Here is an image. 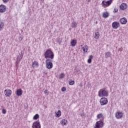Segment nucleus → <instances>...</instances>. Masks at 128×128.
<instances>
[{
  "mask_svg": "<svg viewBox=\"0 0 128 128\" xmlns=\"http://www.w3.org/2000/svg\"><path fill=\"white\" fill-rule=\"evenodd\" d=\"M44 56L45 58H50V60H54V52L50 49H48L44 53Z\"/></svg>",
  "mask_w": 128,
  "mask_h": 128,
  "instance_id": "obj_1",
  "label": "nucleus"
},
{
  "mask_svg": "<svg viewBox=\"0 0 128 128\" xmlns=\"http://www.w3.org/2000/svg\"><path fill=\"white\" fill-rule=\"evenodd\" d=\"M98 96L100 98L102 96H108V91L106 90V88L100 89L98 94Z\"/></svg>",
  "mask_w": 128,
  "mask_h": 128,
  "instance_id": "obj_2",
  "label": "nucleus"
},
{
  "mask_svg": "<svg viewBox=\"0 0 128 128\" xmlns=\"http://www.w3.org/2000/svg\"><path fill=\"white\" fill-rule=\"evenodd\" d=\"M24 58V54L22 52L20 53H19V56H17L16 60V66H18V65L20 64V62Z\"/></svg>",
  "mask_w": 128,
  "mask_h": 128,
  "instance_id": "obj_3",
  "label": "nucleus"
},
{
  "mask_svg": "<svg viewBox=\"0 0 128 128\" xmlns=\"http://www.w3.org/2000/svg\"><path fill=\"white\" fill-rule=\"evenodd\" d=\"M46 64L47 68H48V70L52 68V66H54V65L52 64V59H47L46 60Z\"/></svg>",
  "mask_w": 128,
  "mask_h": 128,
  "instance_id": "obj_4",
  "label": "nucleus"
},
{
  "mask_svg": "<svg viewBox=\"0 0 128 128\" xmlns=\"http://www.w3.org/2000/svg\"><path fill=\"white\" fill-rule=\"evenodd\" d=\"M108 98H102L100 100V104L101 106H106V104H108Z\"/></svg>",
  "mask_w": 128,
  "mask_h": 128,
  "instance_id": "obj_5",
  "label": "nucleus"
},
{
  "mask_svg": "<svg viewBox=\"0 0 128 128\" xmlns=\"http://www.w3.org/2000/svg\"><path fill=\"white\" fill-rule=\"evenodd\" d=\"M104 126V122L100 120L96 122L94 128H100Z\"/></svg>",
  "mask_w": 128,
  "mask_h": 128,
  "instance_id": "obj_6",
  "label": "nucleus"
},
{
  "mask_svg": "<svg viewBox=\"0 0 128 128\" xmlns=\"http://www.w3.org/2000/svg\"><path fill=\"white\" fill-rule=\"evenodd\" d=\"M40 120H37L34 122L32 126V128H40Z\"/></svg>",
  "mask_w": 128,
  "mask_h": 128,
  "instance_id": "obj_7",
  "label": "nucleus"
},
{
  "mask_svg": "<svg viewBox=\"0 0 128 128\" xmlns=\"http://www.w3.org/2000/svg\"><path fill=\"white\" fill-rule=\"evenodd\" d=\"M115 116L116 118L120 120V118H122L124 116V113L120 112H116L115 114Z\"/></svg>",
  "mask_w": 128,
  "mask_h": 128,
  "instance_id": "obj_8",
  "label": "nucleus"
},
{
  "mask_svg": "<svg viewBox=\"0 0 128 128\" xmlns=\"http://www.w3.org/2000/svg\"><path fill=\"white\" fill-rule=\"evenodd\" d=\"M6 12V6L3 4L0 5V12L3 14Z\"/></svg>",
  "mask_w": 128,
  "mask_h": 128,
  "instance_id": "obj_9",
  "label": "nucleus"
},
{
  "mask_svg": "<svg viewBox=\"0 0 128 128\" xmlns=\"http://www.w3.org/2000/svg\"><path fill=\"white\" fill-rule=\"evenodd\" d=\"M112 0H109L107 2L102 1V4H103V6H110L112 4Z\"/></svg>",
  "mask_w": 128,
  "mask_h": 128,
  "instance_id": "obj_10",
  "label": "nucleus"
},
{
  "mask_svg": "<svg viewBox=\"0 0 128 128\" xmlns=\"http://www.w3.org/2000/svg\"><path fill=\"white\" fill-rule=\"evenodd\" d=\"M4 94H5L6 97L8 98V96L10 97L12 96V92L10 90H4Z\"/></svg>",
  "mask_w": 128,
  "mask_h": 128,
  "instance_id": "obj_11",
  "label": "nucleus"
},
{
  "mask_svg": "<svg viewBox=\"0 0 128 128\" xmlns=\"http://www.w3.org/2000/svg\"><path fill=\"white\" fill-rule=\"evenodd\" d=\"M120 23L118 22H114L112 24V26L114 29L118 28H120Z\"/></svg>",
  "mask_w": 128,
  "mask_h": 128,
  "instance_id": "obj_12",
  "label": "nucleus"
},
{
  "mask_svg": "<svg viewBox=\"0 0 128 128\" xmlns=\"http://www.w3.org/2000/svg\"><path fill=\"white\" fill-rule=\"evenodd\" d=\"M128 8V4L126 3H122L120 6V10H126Z\"/></svg>",
  "mask_w": 128,
  "mask_h": 128,
  "instance_id": "obj_13",
  "label": "nucleus"
},
{
  "mask_svg": "<svg viewBox=\"0 0 128 128\" xmlns=\"http://www.w3.org/2000/svg\"><path fill=\"white\" fill-rule=\"evenodd\" d=\"M120 22L122 24H126V22H128V20H126V18H123L120 20Z\"/></svg>",
  "mask_w": 128,
  "mask_h": 128,
  "instance_id": "obj_14",
  "label": "nucleus"
},
{
  "mask_svg": "<svg viewBox=\"0 0 128 128\" xmlns=\"http://www.w3.org/2000/svg\"><path fill=\"white\" fill-rule=\"evenodd\" d=\"M16 94L18 96H20L22 94V90L21 88L18 89L16 91Z\"/></svg>",
  "mask_w": 128,
  "mask_h": 128,
  "instance_id": "obj_15",
  "label": "nucleus"
},
{
  "mask_svg": "<svg viewBox=\"0 0 128 128\" xmlns=\"http://www.w3.org/2000/svg\"><path fill=\"white\" fill-rule=\"evenodd\" d=\"M110 16V13L108 12H104L102 14V18H106Z\"/></svg>",
  "mask_w": 128,
  "mask_h": 128,
  "instance_id": "obj_16",
  "label": "nucleus"
},
{
  "mask_svg": "<svg viewBox=\"0 0 128 128\" xmlns=\"http://www.w3.org/2000/svg\"><path fill=\"white\" fill-rule=\"evenodd\" d=\"M32 67L33 68H38V62L36 61H34L32 63Z\"/></svg>",
  "mask_w": 128,
  "mask_h": 128,
  "instance_id": "obj_17",
  "label": "nucleus"
},
{
  "mask_svg": "<svg viewBox=\"0 0 128 128\" xmlns=\"http://www.w3.org/2000/svg\"><path fill=\"white\" fill-rule=\"evenodd\" d=\"M70 26L72 28H76V26H78V24L76 22H73L70 24Z\"/></svg>",
  "mask_w": 128,
  "mask_h": 128,
  "instance_id": "obj_18",
  "label": "nucleus"
},
{
  "mask_svg": "<svg viewBox=\"0 0 128 128\" xmlns=\"http://www.w3.org/2000/svg\"><path fill=\"white\" fill-rule=\"evenodd\" d=\"M76 40H72L70 42V44L72 46H76Z\"/></svg>",
  "mask_w": 128,
  "mask_h": 128,
  "instance_id": "obj_19",
  "label": "nucleus"
},
{
  "mask_svg": "<svg viewBox=\"0 0 128 128\" xmlns=\"http://www.w3.org/2000/svg\"><path fill=\"white\" fill-rule=\"evenodd\" d=\"M56 114L55 116H56V118H60V116H62V112L60 110H58V112H56Z\"/></svg>",
  "mask_w": 128,
  "mask_h": 128,
  "instance_id": "obj_20",
  "label": "nucleus"
},
{
  "mask_svg": "<svg viewBox=\"0 0 128 128\" xmlns=\"http://www.w3.org/2000/svg\"><path fill=\"white\" fill-rule=\"evenodd\" d=\"M66 122H68V121L66 120V119H63L60 121V124H61L62 126H66Z\"/></svg>",
  "mask_w": 128,
  "mask_h": 128,
  "instance_id": "obj_21",
  "label": "nucleus"
},
{
  "mask_svg": "<svg viewBox=\"0 0 128 128\" xmlns=\"http://www.w3.org/2000/svg\"><path fill=\"white\" fill-rule=\"evenodd\" d=\"M112 56V54L110 52H107L105 53V57L106 58H110Z\"/></svg>",
  "mask_w": 128,
  "mask_h": 128,
  "instance_id": "obj_22",
  "label": "nucleus"
},
{
  "mask_svg": "<svg viewBox=\"0 0 128 128\" xmlns=\"http://www.w3.org/2000/svg\"><path fill=\"white\" fill-rule=\"evenodd\" d=\"M82 50L84 52H88V46H86L82 48Z\"/></svg>",
  "mask_w": 128,
  "mask_h": 128,
  "instance_id": "obj_23",
  "label": "nucleus"
},
{
  "mask_svg": "<svg viewBox=\"0 0 128 128\" xmlns=\"http://www.w3.org/2000/svg\"><path fill=\"white\" fill-rule=\"evenodd\" d=\"M92 58H94V56H92V55H90L89 56V58L88 60V64H92Z\"/></svg>",
  "mask_w": 128,
  "mask_h": 128,
  "instance_id": "obj_24",
  "label": "nucleus"
},
{
  "mask_svg": "<svg viewBox=\"0 0 128 128\" xmlns=\"http://www.w3.org/2000/svg\"><path fill=\"white\" fill-rule=\"evenodd\" d=\"M4 22H0V30H2V28H4Z\"/></svg>",
  "mask_w": 128,
  "mask_h": 128,
  "instance_id": "obj_25",
  "label": "nucleus"
},
{
  "mask_svg": "<svg viewBox=\"0 0 128 128\" xmlns=\"http://www.w3.org/2000/svg\"><path fill=\"white\" fill-rule=\"evenodd\" d=\"M40 118V115H38V114H36L34 116L33 120H38V118Z\"/></svg>",
  "mask_w": 128,
  "mask_h": 128,
  "instance_id": "obj_26",
  "label": "nucleus"
},
{
  "mask_svg": "<svg viewBox=\"0 0 128 128\" xmlns=\"http://www.w3.org/2000/svg\"><path fill=\"white\" fill-rule=\"evenodd\" d=\"M104 115L102 114H100L97 115V118H103Z\"/></svg>",
  "mask_w": 128,
  "mask_h": 128,
  "instance_id": "obj_27",
  "label": "nucleus"
},
{
  "mask_svg": "<svg viewBox=\"0 0 128 128\" xmlns=\"http://www.w3.org/2000/svg\"><path fill=\"white\" fill-rule=\"evenodd\" d=\"M100 38V32H97L95 33V38Z\"/></svg>",
  "mask_w": 128,
  "mask_h": 128,
  "instance_id": "obj_28",
  "label": "nucleus"
},
{
  "mask_svg": "<svg viewBox=\"0 0 128 128\" xmlns=\"http://www.w3.org/2000/svg\"><path fill=\"white\" fill-rule=\"evenodd\" d=\"M69 84L70 86H74V80H70L69 82Z\"/></svg>",
  "mask_w": 128,
  "mask_h": 128,
  "instance_id": "obj_29",
  "label": "nucleus"
},
{
  "mask_svg": "<svg viewBox=\"0 0 128 128\" xmlns=\"http://www.w3.org/2000/svg\"><path fill=\"white\" fill-rule=\"evenodd\" d=\"M60 78H64V74H61L60 76Z\"/></svg>",
  "mask_w": 128,
  "mask_h": 128,
  "instance_id": "obj_30",
  "label": "nucleus"
},
{
  "mask_svg": "<svg viewBox=\"0 0 128 128\" xmlns=\"http://www.w3.org/2000/svg\"><path fill=\"white\" fill-rule=\"evenodd\" d=\"M2 113L4 114H6V109H2Z\"/></svg>",
  "mask_w": 128,
  "mask_h": 128,
  "instance_id": "obj_31",
  "label": "nucleus"
},
{
  "mask_svg": "<svg viewBox=\"0 0 128 128\" xmlns=\"http://www.w3.org/2000/svg\"><path fill=\"white\" fill-rule=\"evenodd\" d=\"M61 90L62 92H66V87H63L62 88Z\"/></svg>",
  "mask_w": 128,
  "mask_h": 128,
  "instance_id": "obj_32",
  "label": "nucleus"
},
{
  "mask_svg": "<svg viewBox=\"0 0 128 128\" xmlns=\"http://www.w3.org/2000/svg\"><path fill=\"white\" fill-rule=\"evenodd\" d=\"M44 92L45 94H46V96H48V90H45Z\"/></svg>",
  "mask_w": 128,
  "mask_h": 128,
  "instance_id": "obj_33",
  "label": "nucleus"
},
{
  "mask_svg": "<svg viewBox=\"0 0 128 128\" xmlns=\"http://www.w3.org/2000/svg\"><path fill=\"white\" fill-rule=\"evenodd\" d=\"M88 88H90V86H92V84L90 82H88L87 84Z\"/></svg>",
  "mask_w": 128,
  "mask_h": 128,
  "instance_id": "obj_34",
  "label": "nucleus"
},
{
  "mask_svg": "<svg viewBox=\"0 0 128 128\" xmlns=\"http://www.w3.org/2000/svg\"><path fill=\"white\" fill-rule=\"evenodd\" d=\"M118 12V10L117 8H114V12Z\"/></svg>",
  "mask_w": 128,
  "mask_h": 128,
  "instance_id": "obj_35",
  "label": "nucleus"
},
{
  "mask_svg": "<svg viewBox=\"0 0 128 128\" xmlns=\"http://www.w3.org/2000/svg\"><path fill=\"white\" fill-rule=\"evenodd\" d=\"M19 40H20V42H22V37L20 36V37L19 38Z\"/></svg>",
  "mask_w": 128,
  "mask_h": 128,
  "instance_id": "obj_36",
  "label": "nucleus"
},
{
  "mask_svg": "<svg viewBox=\"0 0 128 128\" xmlns=\"http://www.w3.org/2000/svg\"><path fill=\"white\" fill-rule=\"evenodd\" d=\"M4 2H8L9 0H2Z\"/></svg>",
  "mask_w": 128,
  "mask_h": 128,
  "instance_id": "obj_37",
  "label": "nucleus"
},
{
  "mask_svg": "<svg viewBox=\"0 0 128 128\" xmlns=\"http://www.w3.org/2000/svg\"><path fill=\"white\" fill-rule=\"evenodd\" d=\"M80 88H82V84H80Z\"/></svg>",
  "mask_w": 128,
  "mask_h": 128,
  "instance_id": "obj_38",
  "label": "nucleus"
},
{
  "mask_svg": "<svg viewBox=\"0 0 128 128\" xmlns=\"http://www.w3.org/2000/svg\"><path fill=\"white\" fill-rule=\"evenodd\" d=\"M88 2H90V0H88Z\"/></svg>",
  "mask_w": 128,
  "mask_h": 128,
  "instance_id": "obj_39",
  "label": "nucleus"
},
{
  "mask_svg": "<svg viewBox=\"0 0 128 128\" xmlns=\"http://www.w3.org/2000/svg\"><path fill=\"white\" fill-rule=\"evenodd\" d=\"M59 42V44H60V42Z\"/></svg>",
  "mask_w": 128,
  "mask_h": 128,
  "instance_id": "obj_40",
  "label": "nucleus"
}]
</instances>
